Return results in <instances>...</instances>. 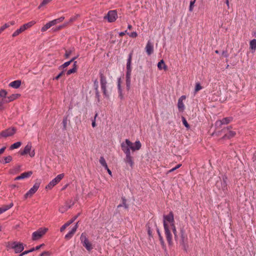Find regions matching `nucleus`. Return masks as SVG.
I'll return each instance as SVG.
<instances>
[{
	"label": "nucleus",
	"mask_w": 256,
	"mask_h": 256,
	"mask_svg": "<svg viewBox=\"0 0 256 256\" xmlns=\"http://www.w3.org/2000/svg\"><path fill=\"white\" fill-rule=\"evenodd\" d=\"M16 131V129L14 127L9 128L0 133V138H6L8 136L14 135Z\"/></svg>",
	"instance_id": "nucleus-6"
},
{
	"label": "nucleus",
	"mask_w": 256,
	"mask_h": 256,
	"mask_svg": "<svg viewBox=\"0 0 256 256\" xmlns=\"http://www.w3.org/2000/svg\"><path fill=\"white\" fill-rule=\"evenodd\" d=\"M164 222L166 220H167L168 222H173L174 218V214L172 212H170V214L166 216H164Z\"/></svg>",
	"instance_id": "nucleus-25"
},
{
	"label": "nucleus",
	"mask_w": 256,
	"mask_h": 256,
	"mask_svg": "<svg viewBox=\"0 0 256 256\" xmlns=\"http://www.w3.org/2000/svg\"><path fill=\"white\" fill-rule=\"evenodd\" d=\"M222 54L226 58H227L228 57V52L226 50H224L222 52Z\"/></svg>",
	"instance_id": "nucleus-57"
},
{
	"label": "nucleus",
	"mask_w": 256,
	"mask_h": 256,
	"mask_svg": "<svg viewBox=\"0 0 256 256\" xmlns=\"http://www.w3.org/2000/svg\"><path fill=\"white\" fill-rule=\"evenodd\" d=\"M62 124L64 126V129L66 130V124H67V120L66 118H64L62 121Z\"/></svg>",
	"instance_id": "nucleus-51"
},
{
	"label": "nucleus",
	"mask_w": 256,
	"mask_h": 256,
	"mask_svg": "<svg viewBox=\"0 0 256 256\" xmlns=\"http://www.w3.org/2000/svg\"><path fill=\"white\" fill-rule=\"evenodd\" d=\"M158 67L159 70H162V69L166 70L167 69V66L165 64L163 60H160L158 64Z\"/></svg>",
	"instance_id": "nucleus-26"
},
{
	"label": "nucleus",
	"mask_w": 256,
	"mask_h": 256,
	"mask_svg": "<svg viewBox=\"0 0 256 256\" xmlns=\"http://www.w3.org/2000/svg\"><path fill=\"white\" fill-rule=\"evenodd\" d=\"M52 0H43L40 5L38 6V8H40L41 7L47 4L50 2Z\"/></svg>",
	"instance_id": "nucleus-35"
},
{
	"label": "nucleus",
	"mask_w": 256,
	"mask_h": 256,
	"mask_svg": "<svg viewBox=\"0 0 256 256\" xmlns=\"http://www.w3.org/2000/svg\"><path fill=\"white\" fill-rule=\"evenodd\" d=\"M127 34V31L126 30H125L124 32H120V34H119V35L120 36H124V35L126 34Z\"/></svg>",
	"instance_id": "nucleus-61"
},
{
	"label": "nucleus",
	"mask_w": 256,
	"mask_h": 256,
	"mask_svg": "<svg viewBox=\"0 0 256 256\" xmlns=\"http://www.w3.org/2000/svg\"><path fill=\"white\" fill-rule=\"evenodd\" d=\"M64 177V174H61L56 176L54 179H53L50 183L46 186V188L51 189L57 184H58Z\"/></svg>",
	"instance_id": "nucleus-8"
},
{
	"label": "nucleus",
	"mask_w": 256,
	"mask_h": 256,
	"mask_svg": "<svg viewBox=\"0 0 256 256\" xmlns=\"http://www.w3.org/2000/svg\"><path fill=\"white\" fill-rule=\"evenodd\" d=\"M127 34L130 37H132V38H136L138 36V34H137L136 32H132L130 34L127 33Z\"/></svg>",
	"instance_id": "nucleus-46"
},
{
	"label": "nucleus",
	"mask_w": 256,
	"mask_h": 256,
	"mask_svg": "<svg viewBox=\"0 0 256 256\" xmlns=\"http://www.w3.org/2000/svg\"><path fill=\"white\" fill-rule=\"evenodd\" d=\"M133 54V51L131 52L129 55L126 64V79H130L131 76V62L132 60V56Z\"/></svg>",
	"instance_id": "nucleus-7"
},
{
	"label": "nucleus",
	"mask_w": 256,
	"mask_h": 256,
	"mask_svg": "<svg viewBox=\"0 0 256 256\" xmlns=\"http://www.w3.org/2000/svg\"><path fill=\"white\" fill-rule=\"evenodd\" d=\"M78 228V223L74 226L72 229V230L65 236V238L69 240L72 238L74 234L76 232Z\"/></svg>",
	"instance_id": "nucleus-19"
},
{
	"label": "nucleus",
	"mask_w": 256,
	"mask_h": 256,
	"mask_svg": "<svg viewBox=\"0 0 256 256\" xmlns=\"http://www.w3.org/2000/svg\"><path fill=\"white\" fill-rule=\"evenodd\" d=\"M68 25V22H64L62 25H61V26H60L58 28V30H60L61 28H62L64 27H66Z\"/></svg>",
	"instance_id": "nucleus-52"
},
{
	"label": "nucleus",
	"mask_w": 256,
	"mask_h": 256,
	"mask_svg": "<svg viewBox=\"0 0 256 256\" xmlns=\"http://www.w3.org/2000/svg\"><path fill=\"white\" fill-rule=\"evenodd\" d=\"M40 186V182H36L34 186L24 194V198L26 199L32 196L38 190Z\"/></svg>",
	"instance_id": "nucleus-10"
},
{
	"label": "nucleus",
	"mask_w": 256,
	"mask_h": 256,
	"mask_svg": "<svg viewBox=\"0 0 256 256\" xmlns=\"http://www.w3.org/2000/svg\"><path fill=\"white\" fill-rule=\"evenodd\" d=\"M8 92L5 90H0V97L4 98V99L6 98V96Z\"/></svg>",
	"instance_id": "nucleus-33"
},
{
	"label": "nucleus",
	"mask_w": 256,
	"mask_h": 256,
	"mask_svg": "<svg viewBox=\"0 0 256 256\" xmlns=\"http://www.w3.org/2000/svg\"><path fill=\"white\" fill-rule=\"evenodd\" d=\"M202 86H200V84L198 82L196 84L195 89H194V94H196L200 90L202 89Z\"/></svg>",
	"instance_id": "nucleus-32"
},
{
	"label": "nucleus",
	"mask_w": 256,
	"mask_h": 256,
	"mask_svg": "<svg viewBox=\"0 0 256 256\" xmlns=\"http://www.w3.org/2000/svg\"><path fill=\"white\" fill-rule=\"evenodd\" d=\"M77 218V216L73 218L68 222H66L65 224H64L60 228V231L61 232H63L68 226H69L71 224H72Z\"/></svg>",
	"instance_id": "nucleus-21"
},
{
	"label": "nucleus",
	"mask_w": 256,
	"mask_h": 256,
	"mask_svg": "<svg viewBox=\"0 0 256 256\" xmlns=\"http://www.w3.org/2000/svg\"><path fill=\"white\" fill-rule=\"evenodd\" d=\"M164 228L165 234H166L167 241H168V244L170 245H171L172 244V234H171L170 230H169L168 226L165 222H164Z\"/></svg>",
	"instance_id": "nucleus-13"
},
{
	"label": "nucleus",
	"mask_w": 256,
	"mask_h": 256,
	"mask_svg": "<svg viewBox=\"0 0 256 256\" xmlns=\"http://www.w3.org/2000/svg\"><path fill=\"white\" fill-rule=\"evenodd\" d=\"M64 73V71H62L56 76L54 78H53V80H58L63 75Z\"/></svg>",
	"instance_id": "nucleus-49"
},
{
	"label": "nucleus",
	"mask_w": 256,
	"mask_h": 256,
	"mask_svg": "<svg viewBox=\"0 0 256 256\" xmlns=\"http://www.w3.org/2000/svg\"><path fill=\"white\" fill-rule=\"evenodd\" d=\"M32 147V144L30 142H28L24 147V150L20 152V154L24 156L28 154L30 157H34L35 155V152L34 150L30 152Z\"/></svg>",
	"instance_id": "nucleus-9"
},
{
	"label": "nucleus",
	"mask_w": 256,
	"mask_h": 256,
	"mask_svg": "<svg viewBox=\"0 0 256 256\" xmlns=\"http://www.w3.org/2000/svg\"><path fill=\"white\" fill-rule=\"evenodd\" d=\"M79 16V15L78 14H77L76 15V16H74V17H72L71 18L68 22H68V24L73 22L74 21L76 20L77 19V18Z\"/></svg>",
	"instance_id": "nucleus-39"
},
{
	"label": "nucleus",
	"mask_w": 256,
	"mask_h": 256,
	"mask_svg": "<svg viewBox=\"0 0 256 256\" xmlns=\"http://www.w3.org/2000/svg\"><path fill=\"white\" fill-rule=\"evenodd\" d=\"M36 24V22L34 20L30 21L28 23L26 24L27 25V27L28 28L32 27V26H34Z\"/></svg>",
	"instance_id": "nucleus-45"
},
{
	"label": "nucleus",
	"mask_w": 256,
	"mask_h": 256,
	"mask_svg": "<svg viewBox=\"0 0 256 256\" xmlns=\"http://www.w3.org/2000/svg\"><path fill=\"white\" fill-rule=\"evenodd\" d=\"M21 84V81L20 80H16L11 82L9 84V86L14 88H18Z\"/></svg>",
	"instance_id": "nucleus-24"
},
{
	"label": "nucleus",
	"mask_w": 256,
	"mask_h": 256,
	"mask_svg": "<svg viewBox=\"0 0 256 256\" xmlns=\"http://www.w3.org/2000/svg\"><path fill=\"white\" fill-rule=\"evenodd\" d=\"M76 70H77V68H71L67 71L66 74L68 76H69L72 73L76 72Z\"/></svg>",
	"instance_id": "nucleus-37"
},
{
	"label": "nucleus",
	"mask_w": 256,
	"mask_h": 256,
	"mask_svg": "<svg viewBox=\"0 0 256 256\" xmlns=\"http://www.w3.org/2000/svg\"><path fill=\"white\" fill-rule=\"evenodd\" d=\"M71 63H72V62L70 60L66 62H64V64H62V66H60V68H64L68 66Z\"/></svg>",
	"instance_id": "nucleus-41"
},
{
	"label": "nucleus",
	"mask_w": 256,
	"mask_h": 256,
	"mask_svg": "<svg viewBox=\"0 0 256 256\" xmlns=\"http://www.w3.org/2000/svg\"><path fill=\"white\" fill-rule=\"evenodd\" d=\"M120 146L122 150L126 154V158L124 159L125 162L128 164L131 168H133L134 162L130 154V150H132V152L139 150L142 146L141 143L138 140L133 144L128 139H126L125 142H122Z\"/></svg>",
	"instance_id": "nucleus-1"
},
{
	"label": "nucleus",
	"mask_w": 256,
	"mask_h": 256,
	"mask_svg": "<svg viewBox=\"0 0 256 256\" xmlns=\"http://www.w3.org/2000/svg\"><path fill=\"white\" fill-rule=\"evenodd\" d=\"M10 26V24L9 23H6L3 26H2L0 28H1V30H2V31H4L6 28H8Z\"/></svg>",
	"instance_id": "nucleus-50"
},
{
	"label": "nucleus",
	"mask_w": 256,
	"mask_h": 256,
	"mask_svg": "<svg viewBox=\"0 0 256 256\" xmlns=\"http://www.w3.org/2000/svg\"><path fill=\"white\" fill-rule=\"evenodd\" d=\"M126 84L128 88H130V79H126Z\"/></svg>",
	"instance_id": "nucleus-55"
},
{
	"label": "nucleus",
	"mask_w": 256,
	"mask_h": 256,
	"mask_svg": "<svg viewBox=\"0 0 256 256\" xmlns=\"http://www.w3.org/2000/svg\"><path fill=\"white\" fill-rule=\"evenodd\" d=\"M98 116V114L96 113L95 116H94V120H92V126L93 128L95 127L96 126V116Z\"/></svg>",
	"instance_id": "nucleus-54"
},
{
	"label": "nucleus",
	"mask_w": 256,
	"mask_h": 256,
	"mask_svg": "<svg viewBox=\"0 0 256 256\" xmlns=\"http://www.w3.org/2000/svg\"><path fill=\"white\" fill-rule=\"evenodd\" d=\"M172 226H173V228H172V232H174V237L176 238H178V236L176 234V227L175 226L172 224Z\"/></svg>",
	"instance_id": "nucleus-53"
},
{
	"label": "nucleus",
	"mask_w": 256,
	"mask_h": 256,
	"mask_svg": "<svg viewBox=\"0 0 256 256\" xmlns=\"http://www.w3.org/2000/svg\"><path fill=\"white\" fill-rule=\"evenodd\" d=\"M186 98V96H182L180 98H179L178 100V110L180 111H182L184 109V106L183 103V100Z\"/></svg>",
	"instance_id": "nucleus-17"
},
{
	"label": "nucleus",
	"mask_w": 256,
	"mask_h": 256,
	"mask_svg": "<svg viewBox=\"0 0 256 256\" xmlns=\"http://www.w3.org/2000/svg\"><path fill=\"white\" fill-rule=\"evenodd\" d=\"M4 104H5V102L4 100H2L0 102V111H2L4 109V107L3 106Z\"/></svg>",
	"instance_id": "nucleus-48"
},
{
	"label": "nucleus",
	"mask_w": 256,
	"mask_h": 256,
	"mask_svg": "<svg viewBox=\"0 0 256 256\" xmlns=\"http://www.w3.org/2000/svg\"><path fill=\"white\" fill-rule=\"evenodd\" d=\"M100 82L101 88H102L103 94L104 95V96L108 98L109 95L107 92L106 88V84H107L106 78L102 72H100Z\"/></svg>",
	"instance_id": "nucleus-3"
},
{
	"label": "nucleus",
	"mask_w": 256,
	"mask_h": 256,
	"mask_svg": "<svg viewBox=\"0 0 256 256\" xmlns=\"http://www.w3.org/2000/svg\"><path fill=\"white\" fill-rule=\"evenodd\" d=\"M180 244L182 246L184 249L185 250H186V248L188 247V238L186 235L185 234L184 230L183 229L180 230Z\"/></svg>",
	"instance_id": "nucleus-12"
},
{
	"label": "nucleus",
	"mask_w": 256,
	"mask_h": 256,
	"mask_svg": "<svg viewBox=\"0 0 256 256\" xmlns=\"http://www.w3.org/2000/svg\"><path fill=\"white\" fill-rule=\"evenodd\" d=\"M32 174V171H28L22 173L20 176H18L14 178V180H18L22 179H24L30 177Z\"/></svg>",
	"instance_id": "nucleus-15"
},
{
	"label": "nucleus",
	"mask_w": 256,
	"mask_h": 256,
	"mask_svg": "<svg viewBox=\"0 0 256 256\" xmlns=\"http://www.w3.org/2000/svg\"><path fill=\"white\" fill-rule=\"evenodd\" d=\"M20 168H21V166L18 165V166H16L15 168H14V169L12 170H13L15 172H18L20 171Z\"/></svg>",
	"instance_id": "nucleus-44"
},
{
	"label": "nucleus",
	"mask_w": 256,
	"mask_h": 256,
	"mask_svg": "<svg viewBox=\"0 0 256 256\" xmlns=\"http://www.w3.org/2000/svg\"><path fill=\"white\" fill-rule=\"evenodd\" d=\"M146 50L148 56L152 54L154 52V46L150 41H148L146 45Z\"/></svg>",
	"instance_id": "nucleus-18"
},
{
	"label": "nucleus",
	"mask_w": 256,
	"mask_h": 256,
	"mask_svg": "<svg viewBox=\"0 0 256 256\" xmlns=\"http://www.w3.org/2000/svg\"><path fill=\"white\" fill-rule=\"evenodd\" d=\"M44 246V244H41L39 246H36V247H35V249L37 250H38L39 249H40L42 247Z\"/></svg>",
	"instance_id": "nucleus-58"
},
{
	"label": "nucleus",
	"mask_w": 256,
	"mask_h": 256,
	"mask_svg": "<svg viewBox=\"0 0 256 256\" xmlns=\"http://www.w3.org/2000/svg\"><path fill=\"white\" fill-rule=\"evenodd\" d=\"M20 96V94H12L11 96H10L7 97L6 98L2 99V100L4 102L5 104L8 103L10 102H12V101L16 100V98H19Z\"/></svg>",
	"instance_id": "nucleus-16"
},
{
	"label": "nucleus",
	"mask_w": 256,
	"mask_h": 256,
	"mask_svg": "<svg viewBox=\"0 0 256 256\" xmlns=\"http://www.w3.org/2000/svg\"><path fill=\"white\" fill-rule=\"evenodd\" d=\"M30 253V252H28V250H25L24 251V252H22L21 254H20V255L18 256H23L25 254H28Z\"/></svg>",
	"instance_id": "nucleus-56"
},
{
	"label": "nucleus",
	"mask_w": 256,
	"mask_h": 256,
	"mask_svg": "<svg viewBox=\"0 0 256 256\" xmlns=\"http://www.w3.org/2000/svg\"><path fill=\"white\" fill-rule=\"evenodd\" d=\"M157 232H158V237H159V240H160V244H162V248L166 250V245L164 244V240L159 231L158 230H157Z\"/></svg>",
	"instance_id": "nucleus-27"
},
{
	"label": "nucleus",
	"mask_w": 256,
	"mask_h": 256,
	"mask_svg": "<svg viewBox=\"0 0 256 256\" xmlns=\"http://www.w3.org/2000/svg\"><path fill=\"white\" fill-rule=\"evenodd\" d=\"M74 204V202H72L70 205H68L67 203L64 206H62L59 208V212L61 213H64L66 212L68 209L70 208Z\"/></svg>",
	"instance_id": "nucleus-20"
},
{
	"label": "nucleus",
	"mask_w": 256,
	"mask_h": 256,
	"mask_svg": "<svg viewBox=\"0 0 256 256\" xmlns=\"http://www.w3.org/2000/svg\"><path fill=\"white\" fill-rule=\"evenodd\" d=\"M232 120V117H226L222 118L221 120H218L216 122V126L221 127L223 124H228Z\"/></svg>",
	"instance_id": "nucleus-14"
},
{
	"label": "nucleus",
	"mask_w": 256,
	"mask_h": 256,
	"mask_svg": "<svg viewBox=\"0 0 256 256\" xmlns=\"http://www.w3.org/2000/svg\"><path fill=\"white\" fill-rule=\"evenodd\" d=\"M118 17L117 12L116 10H110L107 14L104 16V19H107L108 22H114Z\"/></svg>",
	"instance_id": "nucleus-11"
},
{
	"label": "nucleus",
	"mask_w": 256,
	"mask_h": 256,
	"mask_svg": "<svg viewBox=\"0 0 256 256\" xmlns=\"http://www.w3.org/2000/svg\"><path fill=\"white\" fill-rule=\"evenodd\" d=\"M7 247L14 250L16 254H18L24 250V244L20 242H8Z\"/></svg>",
	"instance_id": "nucleus-2"
},
{
	"label": "nucleus",
	"mask_w": 256,
	"mask_h": 256,
	"mask_svg": "<svg viewBox=\"0 0 256 256\" xmlns=\"http://www.w3.org/2000/svg\"><path fill=\"white\" fill-rule=\"evenodd\" d=\"M4 158V164L9 163L12 160V157L10 156H6Z\"/></svg>",
	"instance_id": "nucleus-34"
},
{
	"label": "nucleus",
	"mask_w": 256,
	"mask_h": 256,
	"mask_svg": "<svg viewBox=\"0 0 256 256\" xmlns=\"http://www.w3.org/2000/svg\"><path fill=\"white\" fill-rule=\"evenodd\" d=\"M80 240L83 246L88 251H90L92 248V244L89 242L85 233H82L80 237Z\"/></svg>",
	"instance_id": "nucleus-4"
},
{
	"label": "nucleus",
	"mask_w": 256,
	"mask_h": 256,
	"mask_svg": "<svg viewBox=\"0 0 256 256\" xmlns=\"http://www.w3.org/2000/svg\"><path fill=\"white\" fill-rule=\"evenodd\" d=\"M64 16H61L58 18L54 20H56L55 22H56V24L58 22H62L64 20Z\"/></svg>",
	"instance_id": "nucleus-47"
},
{
	"label": "nucleus",
	"mask_w": 256,
	"mask_h": 256,
	"mask_svg": "<svg viewBox=\"0 0 256 256\" xmlns=\"http://www.w3.org/2000/svg\"><path fill=\"white\" fill-rule=\"evenodd\" d=\"M78 57V56H75V57H74L72 58L70 60V61L72 62H74L75 60H76Z\"/></svg>",
	"instance_id": "nucleus-64"
},
{
	"label": "nucleus",
	"mask_w": 256,
	"mask_h": 256,
	"mask_svg": "<svg viewBox=\"0 0 256 256\" xmlns=\"http://www.w3.org/2000/svg\"><path fill=\"white\" fill-rule=\"evenodd\" d=\"M21 27L24 31L28 28V27H27V25L26 24L22 26Z\"/></svg>",
	"instance_id": "nucleus-60"
},
{
	"label": "nucleus",
	"mask_w": 256,
	"mask_h": 256,
	"mask_svg": "<svg viewBox=\"0 0 256 256\" xmlns=\"http://www.w3.org/2000/svg\"><path fill=\"white\" fill-rule=\"evenodd\" d=\"M118 90H119V92L121 93V88H120V79H119V80H118Z\"/></svg>",
	"instance_id": "nucleus-63"
},
{
	"label": "nucleus",
	"mask_w": 256,
	"mask_h": 256,
	"mask_svg": "<svg viewBox=\"0 0 256 256\" xmlns=\"http://www.w3.org/2000/svg\"><path fill=\"white\" fill-rule=\"evenodd\" d=\"M6 148V147L4 146L0 149V154H3Z\"/></svg>",
	"instance_id": "nucleus-59"
},
{
	"label": "nucleus",
	"mask_w": 256,
	"mask_h": 256,
	"mask_svg": "<svg viewBox=\"0 0 256 256\" xmlns=\"http://www.w3.org/2000/svg\"><path fill=\"white\" fill-rule=\"evenodd\" d=\"M13 206V203L11 202L9 205L4 206L2 208H3L4 210V212H6V210H9L10 208L12 207Z\"/></svg>",
	"instance_id": "nucleus-36"
},
{
	"label": "nucleus",
	"mask_w": 256,
	"mask_h": 256,
	"mask_svg": "<svg viewBox=\"0 0 256 256\" xmlns=\"http://www.w3.org/2000/svg\"><path fill=\"white\" fill-rule=\"evenodd\" d=\"M100 164L104 168H107L108 165L105 160L103 156H101L100 158Z\"/></svg>",
	"instance_id": "nucleus-31"
},
{
	"label": "nucleus",
	"mask_w": 256,
	"mask_h": 256,
	"mask_svg": "<svg viewBox=\"0 0 256 256\" xmlns=\"http://www.w3.org/2000/svg\"><path fill=\"white\" fill-rule=\"evenodd\" d=\"M24 32V30H23V29L20 26V28L18 29L17 30H16L12 34V37H16V36H18V35H19L20 33L22 32Z\"/></svg>",
	"instance_id": "nucleus-29"
},
{
	"label": "nucleus",
	"mask_w": 256,
	"mask_h": 256,
	"mask_svg": "<svg viewBox=\"0 0 256 256\" xmlns=\"http://www.w3.org/2000/svg\"><path fill=\"white\" fill-rule=\"evenodd\" d=\"M21 144H22V142H15L10 146V150H12L15 148H18L21 146Z\"/></svg>",
	"instance_id": "nucleus-28"
},
{
	"label": "nucleus",
	"mask_w": 256,
	"mask_h": 256,
	"mask_svg": "<svg viewBox=\"0 0 256 256\" xmlns=\"http://www.w3.org/2000/svg\"><path fill=\"white\" fill-rule=\"evenodd\" d=\"M55 22H56V20H52V21L48 22V23L46 24L43 27H42L41 30L42 32L46 31L48 29L50 28L52 26L56 24Z\"/></svg>",
	"instance_id": "nucleus-22"
},
{
	"label": "nucleus",
	"mask_w": 256,
	"mask_h": 256,
	"mask_svg": "<svg viewBox=\"0 0 256 256\" xmlns=\"http://www.w3.org/2000/svg\"><path fill=\"white\" fill-rule=\"evenodd\" d=\"M250 48L255 50L256 48V40L253 39L250 42Z\"/></svg>",
	"instance_id": "nucleus-30"
},
{
	"label": "nucleus",
	"mask_w": 256,
	"mask_h": 256,
	"mask_svg": "<svg viewBox=\"0 0 256 256\" xmlns=\"http://www.w3.org/2000/svg\"><path fill=\"white\" fill-rule=\"evenodd\" d=\"M105 169L107 170L108 174L110 176H112V172L111 170L108 168V166H107V168H105Z\"/></svg>",
	"instance_id": "nucleus-62"
},
{
	"label": "nucleus",
	"mask_w": 256,
	"mask_h": 256,
	"mask_svg": "<svg viewBox=\"0 0 256 256\" xmlns=\"http://www.w3.org/2000/svg\"><path fill=\"white\" fill-rule=\"evenodd\" d=\"M48 229L47 228H40L32 234V240H36L40 239L46 233Z\"/></svg>",
	"instance_id": "nucleus-5"
},
{
	"label": "nucleus",
	"mask_w": 256,
	"mask_h": 256,
	"mask_svg": "<svg viewBox=\"0 0 256 256\" xmlns=\"http://www.w3.org/2000/svg\"><path fill=\"white\" fill-rule=\"evenodd\" d=\"M236 133L234 131L230 130L228 134H225L220 139L224 140V139H230L232 138H233L235 136Z\"/></svg>",
	"instance_id": "nucleus-23"
},
{
	"label": "nucleus",
	"mask_w": 256,
	"mask_h": 256,
	"mask_svg": "<svg viewBox=\"0 0 256 256\" xmlns=\"http://www.w3.org/2000/svg\"><path fill=\"white\" fill-rule=\"evenodd\" d=\"M72 50H66V52L64 54V57L66 58H68L71 55L72 53Z\"/></svg>",
	"instance_id": "nucleus-38"
},
{
	"label": "nucleus",
	"mask_w": 256,
	"mask_h": 256,
	"mask_svg": "<svg viewBox=\"0 0 256 256\" xmlns=\"http://www.w3.org/2000/svg\"><path fill=\"white\" fill-rule=\"evenodd\" d=\"M51 254V252L49 251H44L40 254V256H50Z\"/></svg>",
	"instance_id": "nucleus-42"
},
{
	"label": "nucleus",
	"mask_w": 256,
	"mask_h": 256,
	"mask_svg": "<svg viewBox=\"0 0 256 256\" xmlns=\"http://www.w3.org/2000/svg\"><path fill=\"white\" fill-rule=\"evenodd\" d=\"M182 122L183 124L184 125V126L186 128H190V125L188 123L186 119L184 116L182 117Z\"/></svg>",
	"instance_id": "nucleus-40"
},
{
	"label": "nucleus",
	"mask_w": 256,
	"mask_h": 256,
	"mask_svg": "<svg viewBox=\"0 0 256 256\" xmlns=\"http://www.w3.org/2000/svg\"><path fill=\"white\" fill-rule=\"evenodd\" d=\"M195 2H196V0L190 1V8H189V10L190 12H192L193 10L194 6V4Z\"/></svg>",
	"instance_id": "nucleus-43"
}]
</instances>
